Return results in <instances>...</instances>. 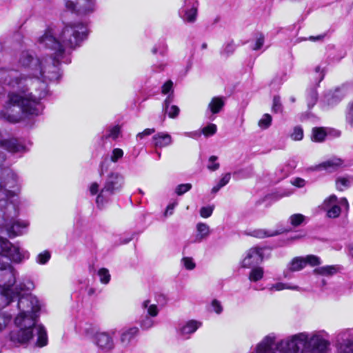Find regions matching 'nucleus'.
<instances>
[{"instance_id": "nucleus-1", "label": "nucleus", "mask_w": 353, "mask_h": 353, "mask_svg": "<svg viewBox=\"0 0 353 353\" xmlns=\"http://www.w3.org/2000/svg\"><path fill=\"white\" fill-rule=\"evenodd\" d=\"M17 271L8 262L0 261V288L1 292L14 301L17 299L19 314L14 319V324L19 330L10 333V339L14 344H25L37 336L35 345L43 347L48 344V335L45 327L37 325V318L41 305L38 299L32 294L21 295L24 291L34 289L32 281L19 283L14 288Z\"/></svg>"}, {"instance_id": "nucleus-2", "label": "nucleus", "mask_w": 353, "mask_h": 353, "mask_svg": "<svg viewBox=\"0 0 353 353\" xmlns=\"http://www.w3.org/2000/svg\"><path fill=\"white\" fill-rule=\"evenodd\" d=\"M330 334L324 330L301 332L277 341L275 333L263 338L250 353H327Z\"/></svg>"}, {"instance_id": "nucleus-3", "label": "nucleus", "mask_w": 353, "mask_h": 353, "mask_svg": "<svg viewBox=\"0 0 353 353\" xmlns=\"http://www.w3.org/2000/svg\"><path fill=\"white\" fill-rule=\"evenodd\" d=\"M18 215V205L0 200V228L4 229L11 238L23 235L29 226L28 221L17 219Z\"/></svg>"}, {"instance_id": "nucleus-4", "label": "nucleus", "mask_w": 353, "mask_h": 353, "mask_svg": "<svg viewBox=\"0 0 353 353\" xmlns=\"http://www.w3.org/2000/svg\"><path fill=\"white\" fill-rule=\"evenodd\" d=\"M21 183L18 175L9 167H4L0 172V192L2 193L8 203L13 202L18 205V194L20 192Z\"/></svg>"}, {"instance_id": "nucleus-5", "label": "nucleus", "mask_w": 353, "mask_h": 353, "mask_svg": "<svg viewBox=\"0 0 353 353\" xmlns=\"http://www.w3.org/2000/svg\"><path fill=\"white\" fill-rule=\"evenodd\" d=\"M125 183L124 176L118 172H111L108 174L103 187L96 198L98 207H103L110 200L113 194L119 192Z\"/></svg>"}, {"instance_id": "nucleus-6", "label": "nucleus", "mask_w": 353, "mask_h": 353, "mask_svg": "<svg viewBox=\"0 0 353 353\" xmlns=\"http://www.w3.org/2000/svg\"><path fill=\"white\" fill-rule=\"evenodd\" d=\"M29 252L17 245L12 244L7 239L0 236V261L4 258L15 263H20L29 258Z\"/></svg>"}, {"instance_id": "nucleus-7", "label": "nucleus", "mask_w": 353, "mask_h": 353, "mask_svg": "<svg viewBox=\"0 0 353 353\" xmlns=\"http://www.w3.org/2000/svg\"><path fill=\"white\" fill-rule=\"evenodd\" d=\"M323 208L329 218L334 219L339 216L343 210H348L349 203L345 197L338 199L332 194L324 201Z\"/></svg>"}, {"instance_id": "nucleus-8", "label": "nucleus", "mask_w": 353, "mask_h": 353, "mask_svg": "<svg viewBox=\"0 0 353 353\" xmlns=\"http://www.w3.org/2000/svg\"><path fill=\"white\" fill-rule=\"evenodd\" d=\"M67 10L78 15H89L97 10L96 0H64Z\"/></svg>"}, {"instance_id": "nucleus-9", "label": "nucleus", "mask_w": 353, "mask_h": 353, "mask_svg": "<svg viewBox=\"0 0 353 353\" xmlns=\"http://www.w3.org/2000/svg\"><path fill=\"white\" fill-rule=\"evenodd\" d=\"M143 314L139 319V325L143 330H148L155 325L154 318L159 314L157 305L150 303V300H145L141 304Z\"/></svg>"}, {"instance_id": "nucleus-10", "label": "nucleus", "mask_w": 353, "mask_h": 353, "mask_svg": "<svg viewBox=\"0 0 353 353\" xmlns=\"http://www.w3.org/2000/svg\"><path fill=\"white\" fill-rule=\"evenodd\" d=\"M198 0H184V4L179 10L181 18L187 23H194L196 20Z\"/></svg>"}, {"instance_id": "nucleus-11", "label": "nucleus", "mask_w": 353, "mask_h": 353, "mask_svg": "<svg viewBox=\"0 0 353 353\" xmlns=\"http://www.w3.org/2000/svg\"><path fill=\"white\" fill-rule=\"evenodd\" d=\"M116 334V330L108 332H97L95 334V343L97 347L104 352H109L114 347L113 336Z\"/></svg>"}, {"instance_id": "nucleus-12", "label": "nucleus", "mask_w": 353, "mask_h": 353, "mask_svg": "<svg viewBox=\"0 0 353 353\" xmlns=\"http://www.w3.org/2000/svg\"><path fill=\"white\" fill-rule=\"evenodd\" d=\"M263 260V250L259 247L250 248L241 262V266L249 268L258 265Z\"/></svg>"}, {"instance_id": "nucleus-13", "label": "nucleus", "mask_w": 353, "mask_h": 353, "mask_svg": "<svg viewBox=\"0 0 353 353\" xmlns=\"http://www.w3.org/2000/svg\"><path fill=\"white\" fill-rule=\"evenodd\" d=\"M0 147L13 154H23L28 150L20 140L14 138L0 140Z\"/></svg>"}, {"instance_id": "nucleus-14", "label": "nucleus", "mask_w": 353, "mask_h": 353, "mask_svg": "<svg viewBox=\"0 0 353 353\" xmlns=\"http://www.w3.org/2000/svg\"><path fill=\"white\" fill-rule=\"evenodd\" d=\"M345 95L346 92L344 88H336L334 91H330L324 96L323 105L327 108L334 107L340 103Z\"/></svg>"}, {"instance_id": "nucleus-15", "label": "nucleus", "mask_w": 353, "mask_h": 353, "mask_svg": "<svg viewBox=\"0 0 353 353\" xmlns=\"http://www.w3.org/2000/svg\"><path fill=\"white\" fill-rule=\"evenodd\" d=\"M336 353H353V339L345 337L339 331L336 334Z\"/></svg>"}, {"instance_id": "nucleus-16", "label": "nucleus", "mask_w": 353, "mask_h": 353, "mask_svg": "<svg viewBox=\"0 0 353 353\" xmlns=\"http://www.w3.org/2000/svg\"><path fill=\"white\" fill-rule=\"evenodd\" d=\"M201 323L194 320H190L181 325L177 330L178 334L185 339H190L191 334L194 333L201 326Z\"/></svg>"}, {"instance_id": "nucleus-17", "label": "nucleus", "mask_w": 353, "mask_h": 353, "mask_svg": "<svg viewBox=\"0 0 353 353\" xmlns=\"http://www.w3.org/2000/svg\"><path fill=\"white\" fill-rule=\"evenodd\" d=\"M288 230L279 228L276 230L255 229L250 231L248 234L256 238L263 239L272 237L287 232Z\"/></svg>"}, {"instance_id": "nucleus-18", "label": "nucleus", "mask_w": 353, "mask_h": 353, "mask_svg": "<svg viewBox=\"0 0 353 353\" xmlns=\"http://www.w3.org/2000/svg\"><path fill=\"white\" fill-rule=\"evenodd\" d=\"M174 96L172 94L168 95L163 104V111L168 114V117L172 119H175L178 117L180 110L179 108L175 105L170 104L174 101Z\"/></svg>"}, {"instance_id": "nucleus-19", "label": "nucleus", "mask_w": 353, "mask_h": 353, "mask_svg": "<svg viewBox=\"0 0 353 353\" xmlns=\"http://www.w3.org/2000/svg\"><path fill=\"white\" fill-rule=\"evenodd\" d=\"M139 328L137 327H131L123 329L120 334V343L123 347H128L132 339L138 334Z\"/></svg>"}, {"instance_id": "nucleus-20", "label": "nucleus", "mask_w": 353, "mask_h": 353, "mask_svg": "<svg viewBox=\"0 0 353 353\" xmlns=\"http://www.w3.org/2000/svg\"><path fill=\"white\" fill-rule=\"evenodd\" d=\"M305 267L303 256L294 257L288 264L286 270L284 271L283 274L285 278L288 277L289 272H299L302 270Z\"/></svg>"}, {"instance_id": "nucleus-21", "label": "nucleus", "mask_w": 353, "mask_h": 353, "mask_svg": "<svg viewBox=\"0 0 353 353\" xmlns=\"http://www.w3.org/2000/svg\"><path fill=\"white\" fill-rule=\"evenodd\" d=\"M172 139L171 136L166 132H159L153 136L152 143L156 148H165L171 145Z\"/></svg>"}, {"instance_id": "nucleus-22", "label": "nucleus", "mask_w": 353, "mask_h": 353, "mask_svg": "<svg viewBox=\"0 0 353 353\" xmlns=\"http://www.w3.org/2000/svg\"><path fill=\"white\" fill-rule=\"evenodd\" d=\"M225 105V100L222 97H214L212 99L208 105L206 114H218Z\"/></svg>"}, {"instance_id": "nucleus-23", "label": "nucleus", "mask_w": 353, "mask_h": 353, "mask_svg": "<svg viewBox=\"0 0 353 353\" xmlns=\"http://www.w3.org/2000/svg\"><path fill=\"white\" fill-rule=\"evenodd\" d=\"M339 271V266L336 265H324L315 268L313 273L316 275L332 276Z\"/></svg>"}, {"instance_id": "nucleus-24", "label": "nucleus", "mask_w": 353, "mask_h": 353, "mask_svg": "<svg viewBox=\"0 0 353 353\" xmlns=\"http://www.w3.org/2000/svg\"><path fill=\"white\" fill-rule=\"evenodd\" d=\"M197 234L195 236L194 242H201L208 238L210 234V227L204 223H199L196 225Z\"/></svg>"}, {"instance_id": "nucleus-25", "label": "nucleus", "mask_w": 353, "mask_h": 353, "mask_svg": "<svg viewBox=\"0 0 353 353\" xmlns=\"http://www.w3.org/2000/svg\"><path fill=\"white\" fill-rule=\"evenodd\" d=\"M288 289L292 290L300 291L301 288L296 285H292L289 283H284L282 282H278L274 284H272L268 288V290L270 292H274L275 291H281L283 290Z\"/></svg>"}, {"instance_id": "nucleus-26", "label": "nucleus", "mask_w": 353, "mask_h": 353, "mask_svg": "<svg viewBox=\"0 0 353 353\" xmlns=\"http://www.w3.org/2000/svg\"><path fill=\"white\" fill-rule=\"evenodd\" d=\"M121 134V128L119 125H116L110 126L103 132L101 139H112V140L117 139Z\"/></svg>"}, {"instance_id": "nucleus-27", "label": "nucleus", "mask_w": 353, "mask_h": 353, "mask_svg": "<svg viewBox=\"0 0 353 353\" xmlns=\"http://www.w3.org/2000/svg\"><path fill=\"white\" fill-rule=\"evenodd\" d=\"M265 42V36L261 32H256L253 36V40L250 44V48L252 50H259L263 46Z\"/></svg>"}, {"instance_id": "nucleus-28", "label": "nucleus", "mask_w": 353, "mask_h": 353, "mask_svg": "<svg viewBox=\"0 0 353 353\" xmlns=\"http://www.w3.org/2000/svg\"><path fill=\"white\" fill-rule=\"evenodd\" d=\"M343 161L341 159L338 158H332L322 163L321 165H319V168L331 172L341 165Z\"/></svg>"}, {"instance_id": "nucleus-29", "label": "nucleus", "mask_w": 353, "mask_h": 353, "mask_svg": "<svg viewBox=\"0 0 353 353\" xmlns=\"http://www.w3.org/2000/svg\"><path fill=\"white\" fill-rule=\"evenodd\" d=\"M327 136V132L324 128L316 127L312 129L311 139L315 142H322Z\"/></svg>"}, {"instance_id": "nucleus-30", "label": "nucleus", "mask_w": 353, "mask_h": 353, "mask_svg": "<svg viewBox=\"0 0 353 353\" xmlns=\"http://www.w3.org/2000/svg\"><path fill=\"white\" fill-rule=\"evenodd\" d=\"M353 182V177L350 176H341L336 179V189L340 191H343L344 190L350 187Z\"/></svg>"}, {"instance_id": "nucleus-31", "label": "nucleus", "mask_w": 353, "mask_h": 353, "mask_svg": "<svg viewBox=\"0 0 353 353\" xmlns=\"http://www.w3.org/2000/svg\"><path fill=\"white\" fill-rule=\"evenodd\" d=\"M264 271L261 267L252 268L249 274L248 279L251 282H257L263 279Z\"/></svg>"}, {"instance_id": "nucleus-32", "label": "nucleus", "mask_w": 353, "mask_h": 353, "mask_svg": "<svg viewBox=\"0 0 353 353\" xmlns=\"http://www.w3.org/2000/svg\"><path fill=\"white\" fill-rule=\"evenodd\" d=\"M236 50V46L233 41H230L224 43L221 50V54L225 57L232 55Z\"/></svg>"}, {"instance_id": "nucleus-33", "label": "nucleus", "mask_w": 353, "mask_h": 353, "mask_svg": "<svg viewBox=\"0 0 353 353\" xmlns=\"http://www.w3.org/2000/svg\"><path fill=\"white\" fill-rule=\"evenodd\" d=\"M230 179H231L230 173L225 174L222 176V178L219 181L217 184L212 188V193H213V194L217 193L221 188L224 187L229 183Z\"/></svg>"}, {"instance_id": "nucleus-34", "label": "nucleus", "mask_w": 353, "mask_h": 353, "mask_svg": "<svg viewBox=\"0 0 353 353\" xmlns=\"http://www.w3.org/2000/svg\"><path fill=\"white\" fill-rule=\"evenodd\" d=\"M168 50L167 45L165 42H159L156 43L152 49L153 54H160L162 57L165 56Z\"/></svg>"}, {"instance_id": "nucleus-35", "label": "nucleus", "mask_w": 353, "mask_h": 353, "mask_svg": "<svg viewBox=\"0 0 353 353\" xmlns=\"http://www.w3.org/2000/svg\"><path fill=\"white\" fill-rule=\"evenodd\" d=\"M318 94L316 88H312L307 92V101L309 108H312L316 103Z\"/></svg>"}, {"instance_id": "nucleus-36", "label": "nucleus", "mask_w": 353, "mask_h": 353, "mask_svg": "<svg viewBox=\"0 0 353 353\" xmlns=\"http://www.w3.org/2000/svg\"><path fill=\"white\" fill-rule=\"evenodd\" d=\"M303 260L305 261V266L307 264L311 266H316L321 263L320 257L313 254H309L306 256H303Z\"/></svg>"}, {"instance_id": "nucleus-37", "label": "nucleus", "mask_w": 353, "mask_h": 353, "mask_svg": "<svg viewBox=\"0 0 353 353\" xmlns=\"http://www.w3.org/2000/svg\"><path fill=\"white\" fill-rule=\"evenodd\" d=\"M50 257V252L48 250H44L37 256L36 261L40 265H45L49 261Z\"/></svg>"}, {"instance_id": "nucleus-38", "label": "nucleus", "mask_w": 353, "mask_h": 353, "mask_svg": "<svg viewBox=\"0 0 353 353\" xmlns=\"http://www.w3.org/2000/svg\"><path fill=\"white\" fill-rule=\"evenodd\" d=\"M98 276L100 281L103 284H108L110 280V274L109 270L106 268H101L98 271Z\"/></svg>"}, {"instance_id": "nucleus-39", "label": "nucleus", "mask_w": 353, "mask_h": 353, "mask_svg": "<svg viewBox=\"0 0 353 353\" xmlns=\"http://www.w3.org/2000/svg\"><path fill=\"white\" fill-rule=\"evenodd\" d=\"M325 77V70L321 65H317L314 69L315 84L318 85Z\"/></svg>"}, {"instance_id": "nucleus-40", "label": "nucleus", "mask_w": 353, "mask_h": 353, "mask_svg": "<svg viewBox=\"0 0 353 353\" xmlns=\"http://www.w3.org/2000/svg\"><path fill=\"white\" fill-rule=\"evenodd\" d=\"M272 123V117L269 114H265L259 121L258 125L261 129H267Z\"/></svg>"}, {"instance_id": "nucleus-41", "label": "nucleus", "mask_w": 353, "mask_h": 353, "mask_svg": "<svg viewBox=\"0 0 353 353\" xmlns=\"http://www.w3.org/2000/svg\"><path fill=\"white\" fill-rule=\"evenodd\" d=\"M12 314L0 312V332L3 330L12 319Z\"/></svg>"}, {"instance_id": "nucleus-42", "label": "nucleus", "mask_w": 353, "mask_h": 353, "mask_svg": "<svg viewBox=\"0 0 353 353\" xmlns=\"http://www.w3.org/2000/svg\"><path fill=\"white\" fill-rule=\"evenodd\" d=\"M305 216L301 214H294L290 217V222L294 227L300 225L304 221Z\"/></svg>"}, {"instance_id": "nucleus-43", "label": "nucleus", "mask_w": 353, "mask_h": 353, "mask_svg": "<svg viewBox=\"0 0 353 353\" xmlns=\"http://www.w3.org/2000/svg\"><path fill=\"white\" fill-rule=\"evenodd\" d=\"M192 188V184L191 183H183L178 185L175 188V193L181 196L190 190Z\"/></svg>"}, {"instance_id": "nucleus-44", "label": "nucleus", "mask_w": 353, "mask_h": 353, "mask_svg": "<svg viewBox=\"0 0 353 353\" xmlns=\"http://www.w3.org/2000/svg\"><path fill=\"white\" fill-rule=\"evenodd\" d=\"M292 166H290L289 165H284L281 166L277 170V172H279V175L280 178L283 179L288 176L290 174V173L292 171Z\"/></svg>"}, {"instance_id": "nucleus-45", "label": "nucleus", "mask_w": 353, "mask_h": 353, "mask_svg": "<svg viewBox=\"0 0 353 353\" xmlns=\"http://www.w3.org/2000/svg\"><path fill=\"white\" fill-rule=\"evenodd\" d=\"M216 125L214 123H210L207 126L204 127L201 132L205 137H209L214 134L216 132Z\"/></svg>"}, {"instance_id": "nucleus-46", "label": "nucleus", "mask_w": 353, "mask_h": 353, "mask_svg": "<svg viewBox=\"0 0 353 353\" xmlns=\"http://www.w3.org/2000/svg\"><path fill=\"white\" fill-rule=\"evenodd\" d=\"M123 157V151L121 148H114L110 154L111 161L116 163Z\"/></svg>"}, {"instance_id": "nucleus-47", "label": "nucleus", "mask_w": 353, "mask_h": 353, "mask_svg": "<svg viewBox=\"0 0 353 353\" xmlns=\"http://www.w3.org/2000/svg\"><path fill=\"white\" fill-rule=\"evenodd\" d=\"M345 120L351 127H353V102L349 103L347 108Z\"/></svg>"}, {"instance_id": "nucleus-48", "label": "nucleus", "mask_w": 353, "mask_h": 353, "mask_svg": "<svg viewBox=\"0 0 353 353\" xmlns=\"http://www.w3.org/2000/svg\"><path fill=\"white\" fill-rule=\"evenodd\" d=\"M181 263L183 267L188 270H192L196 266L193 259L191 257H183L181 259Z\"/></svg>"}, {"instance_id": "nucleus-49", "label": "nucleus", "mask_w": 353, "mask_h": 353, "mask_svg": "<svg viewBox=\"0 0 353 353\" xmlns=\"http://www.w3.org/2000/svg\"><path fill=\"white\" fill-rule=\"evenodd\" d=\"M161 92L163 94H172L174 95L173 82L171 80L167 81L161 87Z\"/></svg>"}, {"instance_id": "nucleus-50", "label": "nucleus", "mask_w": 353, "mask_h": 353, "mask_svg": "<svg viewBox=\"0 0 353 353\" xmlns=\"http://www.w3.org/2000/svg\"><path fill=\"white\" fill-rule=\"evenodd\" d=\"M303 137V130L300 126L294 127L291 138L294 141H300Z\"/></svg>"}, {"instance_id": "nucleus-51", "label": "nucleus", "mask_w": 353, "mask_h": 353, "mask_svg": "<svg viewBox=\"0 0 353 353\" xmlns=\"http://www.w3.org/2000/svg\"><path fill=\"white\" fill-rule=\"evenodd\" d=\"M272 110L275 113H279L282 111V105L281 103L280 97H279V96L274 97Z\"/></svg>"}, {"instance_id": "nucleus-52", "label": "nucleus", "mask_w": 353, "mask_h": 353, "mask_svg": "<svg viewBox=\"0 0 353 353\" xmlns=\"http://www.w3.org/2000/svg\"><path fill=\"white\" fill-rule=\"evenodd\" d=\"M216 156H211L208 160V168L211 171H215L219 168V163H216Z\"/></svg>"}, {"instance_id": "nucleus-53", "label": "nucleus", "mask_w": 353, "mask_h": 353, "mask_svg": "<svg viewBox=\"0 0 353 353\" xmlns=\"http://www.w3.org/2000/svg\"><path fill=\"white\" fill-rule=\"evenodd\" d=\"M213 210H214L213 206L202 207L200 209V215L203 218H208L212 215Z\"/></svg>"}, {"instance_id": "nucleus-54", "label": "nucleus", "mask_w": 353, "mask_h": 353, "mask_svg": "<svg viewBox=\"0 0 353 353\" xmlns=\"http://www.w3.org/2000/svg\"><path fill=\"white\" fill-rule=\"evenodd\" d=\"M12 301L13 300H12V299H10L2 292L0 293V309L10 304Z\"/></svg>"}, {"instance_id": "nucleus-55", "label": "nucleus", "mask_w": 353, "mask_h": 353, "mask_svg": "<svg viewBox=\"0 0 353 353\" xmlns=\"http://www.w3.org/2000/svg\"><path fill=\"white\" fill-rule=\"evenodd\" d=\"M154 132H155V129L154 128H147V129H145L143 132H139L137 134L136 138H137V140L138 139H143L145 137L151 135Z\"/></svg>"}, {"instance_id": "nucleus-56", "label": "nucleus", "mask_w": 353, "mask_h": 353, "mask_svg": "<svg viewBox=\"0 0 353 353\" xmlns=\"http://www.w3.org/2000/svg\"><path fill=\"white\" fill-rule=\"evenodd\" d=\"M211 306L214 312L217 314H220L223 312V307L221 303L216 299H214L212 301Z\"/></svg>"}, {"instance_id": "nucleus-57", "label": "nucleus", "mask_w": 353, "mask_h": 353, "mask_svg": "<svg viewBox=\"0 0 353 353\" xmlns=\"http://www.w3.org/2000/svg\"><path fill=\"white\" fill-rule=\"evenodd\" d=\"M178 205V201L176 200L173 201L170 203L166 208L165 211V216H170L173 214L174 208Z\"/></svg>"}, {"instance_id": "nucleus-58", "label": "nucleus", "mask_w": 353, "mask_h": 353, "mask_svg": "<svg viewBox=\"0 0 353 353\" xmlns=\"http://www.w3.org/2000/svg\"><path fill=\"white\" fill-rule=\"evenodd\" d=\"M89 192L92 196L98 195L100 192L99 183L97 182H92L89 186Z\"/></svg>"}, {"instance_id": "nucleus-59", "label": "nucleus", "mask_w": 353, "mask_h": 353, "mask_svg": "<svg viewBox=\"0 0 353 353\" xmlns=\"http://www.w3.org/2000/svg\"><path fill=\"white\" fill-rule=\"evenodd\" d=\"M291 183L297 188H303L305 185L306 181L302 178L296 177L291 181Z\"/></svg>"}, {"instance_id": "nucleus-60", "label": "nucleus", "mask_w": 353, "mask_h": 353, "mask_svg": "<svg viewBox=\"0 0 353 353\" xmlns=\"http://www.w3.org/2000/svg\"><path fill=\"white\" fill-rule=\"evenodd\" d=\"M325 35H326L325 34H319L317 36H310L308 39L304 38V39H302V40L308 39L312 42L322 41L324 39Z\"/></svg>"}, {"instance_id": "nucleus-61", "label": "nucleus", "mask_w": 353, "mask_h": 353, "mask_svg": "<svg viewBox=\"0 0 353 353\" xmlns=\"http://www.w3.org/2000/svg\"><path fill=\"white\" fill-rule=\"evenodd\" d=\"M184 135L188 137H190L194 139H197L201 135V132L199 130L193 131V132H187L184 133Z\"/></svg>"}, {"instance_id": "nucleus-62", "label": "nucleus", "mask_w": 353, "mask_h": 353, "mask_svg": "<svg viewBox=\"0 0 353 353\" xmlns=\"http://www.w3.org/2000/svg\"><path fill=\"white\" fill-rule=\"evenodd\" d=\"M339 332L343 333L345 337L347 336L350 339H353V327L343 329L339 330Z\"/></svg>"}, {"instance_id": "nucleus-63", "label": "nucleus", "mask_w": 353, "mask_h": 353, "mask_svg": "<svg viewBox=\"0 0 353 353\" xmlns=\"http://www.w3.org/2000/svg\"><path fill=\"white\" fill-rule=\"evenodd\" d=\"M165 64L161 63L158 65H154L152 68L154 72H159L163 71L165 69Z\"/></svg>"}, {"instance_id": "nucleus-64", "label": "nucleus", "mask_w": 353, "mask_h": 353, "mask_svg": "<svg viewBox=\"0 0 353 353\" xmlns=\"http://www.w3.org/2000/svg\"><path fill=\"white\" fill-rule=\"evenodd\" d=\"M6 161V156L3 152H0V172L3 170V163Z\"/></svg>"}]
</instances>
